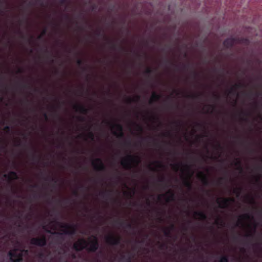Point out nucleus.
I'll list each match as a JSON object with an SVG mask.
<instances>
[{"label":"nucleus","instance_id":"423d86ee","mask_svg":"<svg viewBox=\"0 0 262 262\" xmlns=\"http://www.w3.org/2000/svg\"><path fill=\"white\" fill-rule=\"evenodd\" d=\"M94 167L98 170H101L103 168V164L102 161L99 159H96L92 162Z\"/></svg>","mask_w":262,"mask_h":262},{"label":"nucleus","instance_id":"20e7f679","mask_svg":"<svg viewBox=\"0 0 262 262\" xmlns=\"http://www.w3.org/2000/svg\"><path fill=\"white\" fill-rule=\"evenodd\" d=\"M250 215L248 213H245L240 215L238 219V225L244 227L246 225L247 222L250 220Z\"/></svg>","mask_w":262,"mask_h":262},{"label":"nucleus","instance_id":"9d476101","mask_svg":"<svg viewBox=\"0 0 262 262\" xmlns=\"http://www.w3.org/2000/svg\"><path fill=\"white\" fill-rule=\"evenodd\" d=\"M110 238L111 239V237H107V241L108 242L110 243L111 244H114L116 243V241L114 239H111V241H109Z\"/></svg>","mask_w":262,"mask_h":262},{"label":"nucleus","instance_id":"0eeeda50","mask_svg":"<svg viewBox=\"0 0 262 262\" xmlns=\"http://www.w3.org/2000/svg\"><path fill=\"white\" fill-rule=\"evenodd\" d=\"M229 200L227 199H220L217 200V203L222 208L226 207L229 205Z\"/></svg>","mask_w":262,"mask_h":262},{"label":"nucleus","instance_id":"f03ea898","mask_svg":"<svg viewBox=\"0 0 262 262\" xmlns=\"http://www.w3.org/2000/svg\"><path fill=\"white\" fill-rule=\"evenodd\" d=\"M28 254L27 250H21L18 249H15L9 252L10 259L12 262H18L21 260L23 256Z\"/></svg>","mask_w":262,"mask_h":262},{"label":"nucleus","instance_id":"1a4fd4ad","mask_svg":"<svg viewBox=\"0 0 262 262\" xmlns=\"http://www.w3.org/2000/svg\"><path fill=\"white\" fill-rule=\"evenodd\" d=\"M116 128L117 129V132L115 133V134L118 136H121L122 135V127L120 125H116Z\"/></svg>","mask_w":262,"mask_h":262},{"label":"nucleus","instance_id":"f257e3e1","mask_svg":"<svg viewBox=\"0 0 262 262\" xmlns=\"http://www.w3.org/2000/svg\"><path fill=\"white\" fill-rule=\"evenodd\" d=\"M74 248L76 250L86 248L90 251H95L98 248L97 238L96 236H92L88 241L80 239L74 244Z\"/></svg>","mask_w":262,"mask_h":262},{"label":"nucleus","instance_id":"39448f33","mask_svg":"<svg viewBox=\"0 0 262 262\" xmlns=\"http://www.w3.org/2000/svg\"><path fill=\"white\" fill-rule=\"evenodd\" d=\"M31 243L32 245L38 246H43L46 244V240L44 237L41 238H33L31 241Z\"/></svg>","mask_w":262,"mask_h":262},{"label":"nucleus","instance_id":"6e6552de","mask_svg":"<svg viewBox=\"0 0 262 262\" xmlns=\"http://www.w3.org/2000/svg\"><path fill=\"white\" fill-rule=\"evenodd\" d=\"M234 43V40L232 38H229L225 41L224 42V45L227 47H229L230 46H231Z\"/></svg>","mask_w":262,"mask_h":262},{"label":"nucleus","instance_id":"7ed1b4c3","mask_svg":"<svg viewBox=\"0 0 262 262\" xmlns=\"http://www.w3.org/2000/svg\"><path fill=\"white\" fill-rule=\"evenodd\" d=\"M136 162L137 160L132 155L123 157L121 161V165L125 168H130Z\"/></svg>","mask_w":262,"mask_h":262},{"label":"nucleus","instance_id":"9b49d317","mask_svg":"<svg viewBox=\"0 0 262 262\" xmlns=\"http://www.w3.org/2000/svg\"><path fill=\"white\" fill-rule=\"evenodd\" d=\"M220 262H228L227 258L225 257H223L221 258Z\"/></svg>","mask_w":262,"mask_h":262},{"label":"nucleus","instance_id":"f8f14e48","mask_svg":"<svg viewBox=\"0 0 262 262\" xmlns=\"http://www.w3.org/2000/svg\"><path fill=\"white\" fill-rule=\"evenodd\" d=\"M172 197H173V196H172V195H171V197H170V198L168 199V201H169V200H170L172 199Z\"/></svg>","mask_w":262,"mask_h":262}]
</instances>
